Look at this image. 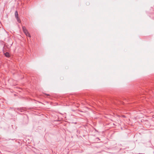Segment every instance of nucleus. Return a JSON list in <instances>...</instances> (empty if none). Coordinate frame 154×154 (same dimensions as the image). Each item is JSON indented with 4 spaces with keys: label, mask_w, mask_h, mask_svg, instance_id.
<instances>
[{
    "label": "nucleus",
    "mask_w": 154,
    "mask_h": 154,
    "mask_svg": "<svg viewBox=\"0 0 154 154\" xmlns=\"http://www.w3.org/2000/svg\"><path fill=\"white\" fill-rule=\"evenodd\" d=\"M5 55L6 57H8L9 56V54L8 52H6V53H5Z\"/></svg>",
    "instance_id": "7ed1b4c3"
},
{
    "label": "nucleus",
    "mask_w": 154,
    "mask_h": 154,
    "mask_svg": "<svg viewBox=\"0 0 154 154\" xmlns=\"http://www.w3.org/2000/svg\"><path fill=\"white\" fill-rule=\"evenodd\" d=\"M139 154H143V153H139Z\"/></svg>",
    "instance_id": "39448f33"
},
{
    "label": "nucleus",
    "mask_w": 154,
    "mask_h": 154,
    "mask_svg": "<svg viewBox=\"0 0 154 154\" xmlns=\"http://www.w3.org/2000/svg\"><path fill=\"white\" fill-rule=\"evenodd\" d=\"M22 29L24 32L25 33V34L27 36H28L29 37H31L30 34L28 32L27 30L26 29L25 27L24 26H23Z\"/></svg>",
    "instance_id": "f257e3e1"
},
{
    "label": "nucleus",
    "mask_w": 154,
    "mask_h": 154,
    "mask_svg": "<svg viewBox=\"0 0 154 154\" xmlns=\"http://www.w3.org/2000/svg\"><path fill=\"white\" fill-rule=\"evenodd\" d=\"M16 18L18 22L19 23H20L21 21L20 20V19H19L18 17V18Z\"/></svg>",
    "instance_id": "20e7f679"
},
{
    "label": "nucleus",
    "mask_w": 154,
    "mask_h": 154,
    "mask_svg": "<svg viewBox=\"0 0 154 154\" xmlns=\"http://www.w3.org/2000/svg\"><path fill=\"white\" fill-rule=\"evenodd\" d=\"M18 14L17 11H16L15 13V16L16 18H18Z\"/></svg>",
    "instance_id": "f03ea898"
}]
</instances>
